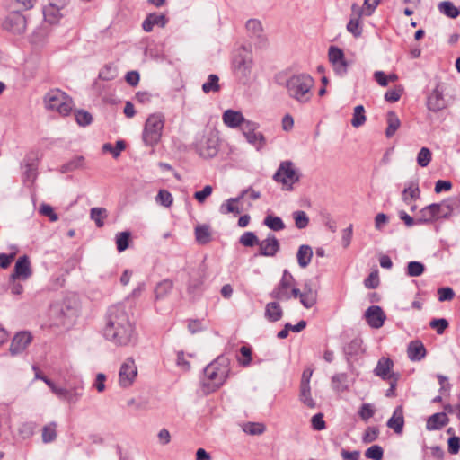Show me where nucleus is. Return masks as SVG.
Wrapping results in <instances>:
<instances>
[{
	"label": "nucleus",
	"mask_w": 460,
	"mask_h": 460,
	"mask_svg": "<svg viewBox=\"0 0 460 460\" xmlns=\"http://www.w3.org/2000/svg\"><path fill=\"white\" fill-rule=\"evenodd\" d=\"M36 3V0H11L12 6L15 9L14 11H22L31 9Z\"/></svg>",
	"instance_id": "obj_59"
},
{
	"label": "nucleus",
	"mask_w": 460,
	"mask_h": 460,
	"mask_svg": "<svg viewBox=\"0 0 460 460\" xmlns=\"http://www.w3.org/2000/svg\"><path fill=\"white\" fill-rule=\"evenodd\" d=\"M259 255L274 257L280 250V243L273 234H268L264 240H259Z\"/></svg>",
	"instance_id": "obj_16"
},
{
	"label": "nucleus",
	"mask_w": 460,
	"mask_h": 460,
	"mask_svg": "<svg viewBox=\"0 0 460 460\" xmlns=\"http://www.w3.org/2000/svg\"><path fill=\"white\" fill-rule=\"evenodd\" d=\"M365 108L363 105H358L354 108L351 125L354 128H359L366 122Z\"/></svg>",
	"instance_id": "obj_45"
},
{
	"label": "nucleus",
	"mask_w": 460,
	"mask_h": 460,
	"mask_svg": "<svg viewBox=\"0 0 460 460\" xmlns=\"http://www.w3.org/2000/svg\"><path fill=\"white\" fill-rule=\"evenodd\" d=\"M314 84V81L310 75L301 73L291 75L284 85L290 98L299 103H306L311 100Z\"/></svg>",
	"instance_id": "obj_3"
},
{
	"label": "nucleus",
	"mask_w": 460,
	"mask_h": 460,
	"mask_svg": "<svg viewBox=\"0 0 460 460\" xmlns=\"http://www.w3.org/2000/svg\"><path fill=\"white\" fill-rule=\"evenodd\" d=\"M448 418L445 412H438L431 415L426 424L428 430H438L448 423Z\"/></svg>",
	"instance_id": "obj_27"
},
{
	"label": "nucleus",
	"mask_w": 460,
	"mask_h": 460,
	"mask_svg": "<svg viewBox=\"0 0 460 460\" xmlns=\"http://www.w3.org/2000/svg\"><path fill=\"white\" fill-rule=\"evenodd\" d=\"M84 164V156L75 155L72 159H70L67 163H65L59 169V172L62 173L74 172L77 169L83 168Z\"/></svg>",
	"instance_id": "obj_39"
},
{
	"label": "nucleus",
	"mask_w": 460,
	"mask_h": 460,
	"mask_svg": "<svg viewBox=\"0 0 460 460\" xmlns=\"http://www.w3.org/2000/svg\"><path fill=\"white\" fill-rule=\"evenodd\" d=\"M431 161V152L428 147H422L417 155V163L421 167H426Z\"/></svg>",
	"instance_id": "obj_60"
},
{
	"label": "nucleus",
	"mask_w": 460,
	"mask_h": 460,
	"mask_svg": "<svg viewBox=\"0 0 460 460\" xmlns=\"http://www.w3.org/2000/svg\"><path fill=\"white\" fill-rule=\"evenodd\" d=\"M240 354L243 358H238L239 364L243 367H247L252 361V349L248 346H242L240 348Z\"/></svg>",
	"instance_id": "obj_63"
},
{
	"label": "nucleus",
	"mask_w": 460,
	"mask_h": 460,
	"mask_svg": "<svg viewBox=\"0 0 460 460\" xmlns=\"http://www.w3.org/2000/svg\"><path fill=\"white\" fill-rule=\"evenodd\" d=\"M173 282L165 279L156 284L154 293L156 301L164 299L172 290Z\"/></svg>",
	"instance_id": "obj_29"
},
{
	"label": "nucleus",
	"mask_w": 460,
	"mask_h": 460,
	"mask_svg": "<svg viewBox=\"0 0 460 460\" xmlns=\"http://www.w3.org/2000/svg\"><path fill=\"white\" fill-rule=\"evenodd\" d=\"M403 89L402 86H397L395 89L389 90L385 94V100L389 102H395L400 100Z\"/></svg>",
	"instance_id": "obj_64"
},
{
	"label": "nucleus",
	"mask_w": 460,
	"mask_h": 460,
	"mask_svg": "<svg viewBox=\"0 0 460 460\" xmlns=\"http://www.w3.org/2000/svg\"><path fill=\"white\" fill-rule=\"evenodd\" d=\"M349 376L346 373H338L332 377V387L334 391L341 393L349 389Z\"/></svg>",
	"instance_id": "obj_33"
},
{
	"label": "nucleus",
	"mask_w": 460,
	"mask_h": 460,
	"mask_svg": "<svg viewBox=\"0 0 460 460\" xmlns=\"http://www.w3.org/2000/svg\"><path fill=\"white\" fill-rule=\"evenodd\" d=\"M108 217L106 208H93L90 210V217L93 220L98 227H102L104 225V219Z\"/></svg>",
	"instance_id": "obj_44"
},
{
	"label": "nucleus",
	"mask_w": 460,
	"mask_h": 460,
	"mask_svg": "<svg viewBox=\"0 0 460 460\" xmlns=\"http://www.w3.org/2000/svg\"><path fill=\"white\" fill-rule=\"evenodd\" d=\"M245 28L249 37L254 41L256 47H266L268 39L264 33L261 21L257 19H250L246 22Z\"/></svg>",
	"instance_id": "obj_13"
},
{
	"label": "nucleus",
	"mask_w": 460,
	"mask_h": 460,
	"mask_svg": "<svg viewBox=\"0 0 460 460\" xmlns=\"http://www.w3.org/2000/svg\"><path fill=\"white\" fill-rule=\"evenodd\" d=\"M230 373L229 360L224 356L217 357L203 370L201 388L205 394L218 390L227 380Z\"/></svg>",
	"instance_id": "obj_2"
},
{
	"label": "nucleus",
	"mask_w": 460,
	"mask_h": 460,
	"mask_svg": "<svg viewBox=\"0 0 460 460\" xmlns=\"http://www.w3.org/2000/svg\"><path fill=\"white\" fill-rule=\"evenodd\" d=\"M263 224L270 230L275 232L281 231L286 228L283 220L279 217L273 216L271 214L267 215L264 217Z\"/></svg>",
	"instance_id": "obj_40"
},
{
	"label": "nucleus",
	"mask_w": 460,
	"mask_h": 460,
	"mask_svg": "<svg viewBox=\"0 0 460 460\" xmlns=\"http://www.w3.org/2000/svg\"><path fill=\"white\" fill-rule=\"evenodd\" d=\"M103 337L116 346H134L137 341L135 323L122 305L109 307L105 315Z\"/></svg>",
	"instance_id": "obj_1"
},
{
	"label": "nucleus",
	"mask_w": 460,
	"mask_h": 460,
	"mask_svg": "<svg viewBox=\"0 0 460 460\" xmlns=\"http://www.w3.org/2000/svg\"><path fill=\"white\" fill-rule=\"evenodd\" d=\"M82 395V386L76 385L71 389L59 388V398L66 400L69 403H75Z\"/></svg>",
	"instance_id": "obj_31"
},
{
	"label": "nucleus",
	"mask_w": 460,
	"mask_h": 460,
	"mask_svg": "<svg viewBox=\"0 0 460 460\" xmlns=\"http://www.w3.org/2000/svg\"><path fill=\"white\" fill-rule=\"evenodd\" d=\"M45 109L50 111H58V90H51L43 99Z\"/></svg>",
	"instance_id": "obj_46"
},
{
	"label": "nucleus",
	"mask_w": 460,
	"mask_h": 460,
	"mask_svg": "<svg viewBox=\"0 0 460 460\" xmlns=\"http://www.w3.org/2000/svg\"><path fill=\"white\" fill-rule=\"evenodd\" d=\"M300 400L309 408L315 407V402L311 397L310 385H308V378L305 380V372L302 375L300 385Z\"/></svg>",
	"instance_id": "obj_28"
},
{
	"label": "nucleus",
	"mask_w": 460,
	"mask_h": 460,
	"mask_svg": "<svg viewBox=\"0 0 460 460\" xmlns=\"http://www.w3.org/2000/svg\"><path fill=\"white\" fill-rule=\"evenodd\" d=\"M75 104L70 96L59 90V115L67 116L74 110Z\"/></svg>",
	"instance_id": "obj_34"
},
{
	"label": "nucleus",
	"mask_w": 460,
	"mask_h": 460,
	"mask_svg": "<svg viewBox=\"0 0 460 460\" xmlns=\"http://www.w3.org/2000/svg\"><path fill=\"white\" fill-rule=\"evenodd\" d=\"M118 76V71L112 65H105L99 72V78L103 81H111Z\"/></svg>",
	"instance_id": "obj_50"
},
{
	"label": "nucleus",
	"mask_w": 460,
	"mask_h": 460,
	"mask_svg": "<svg viewBox=\"0 0 460 460\" xmlns=\"http://www.w3.org/2000/svg\"><path fill=\"white\" fill-rule=\"evenodd\" d=\"M386 121L387 128L385 129V136L386 137L390 138L395 134L397 129L400 128L401 121L396 113L392 111L387 112Z\"/></svg>",
	"instance_id": "obj_36"
},
{
	"label": "nucleus",
	"mask_w": 460,
	"mask_h": 460,
	"mask_svg": "<svg viewBox=\"0 0 460 460\" xmlns=\"http://www.w3.org/2000/svg\"><path fill=\"white\" fill-rule=\"evenodd\" d=\"M195 238L198 243L207 244L211 241V231L208 225H199L195 227Z\"/></svg>",
	"instance_id": "obj_35"
},
{
	"label": "nucleus",
	"mask_w": 460,
	"mask_h": 460,
	"mask_svg": "<svg viewBox=\"0 0 460 460\" xmlns=\"http://www.w3.org/2000/svg\"><path fill=\"white\" fill-rule=\"evenodd\" d=\"M387 427L392 429L396 434H402L404 426L403 409L402 405L397 406L392 417L387 420Z\"/></svg>",
	"instance_id": "obj_22"
},
{
	"label": "nucleus",
	"mask_w": 460,
	"mask_h": 460,
	"mask_svg": "<svg viewBox=\"0 0 460 460\" xmlns=\"http://www.w3.org/2000/svg\"><path fill=\"white\" fill-rule=\"evenodd\" d=\"M26 24L25 16L19 11H13L4 19L3 27L14 34H21L25 31Z\"/></svg>",
	"instance_id": "obj_14"
},
{
	"label": "nucleus",
	"mask_w": 460,
	"mask_h": 460,
	"mask_svg": "<svg viewBox=\"0 0 460 460\" xmlns=\"http://www.w3.org/2000/svg\"><path fill=\"white\" fill-rule=\"evenodd\" d=\"M425 270V266L420 261H410L407 265L406 274L409 277H419Z\"/></svg>",
	"instance_id": "obj_52"
},
{
	"label": "nucleus",
	"mask_w": 460,
	"mask_h": 460,
	"mask_svg": "<svg viewBox=\"0 0 460 460\" xmlns=\"http://www.w3.org/2000/svg\"><path fill=\"white\" fill-rule=\"evenodd\" d=\"M218 81L219 78L217 75H209L208 81L202 84L203 92L205 93H209L210 92H218L220 90Z\"/></svg>",
	"instance_id": "obj_49"
},
{
	"label": "nucleus",
	"mask_w": 460,
	"mask_h": 460,
	"mask_svg": "<svg viewBox=\"0 0 460 460\" xmlns=\"http://www.w3.org/2000/svg\"><path fill=\"white\" fill-rule=\"evenodd\" d=\"M438 8L441 13L451 19H455L460 14V10L449 1L439 3Z\"/></svg>",
	"instance_id": "obj_43"
},
{
	"label": "nucleus",
	"mask_w": 460,
	"mask_h": 460,
	"mask_svg": "<svg viewBox=\"0 0 460 460\" xmlns=\"http://www.w3.org/2000/svg\"><path fill=\"white\" fill-rule=\"evenodd\" d=\"M283 316L281 305L277 301L270 302L265 306L264 317L271 323L279 321Z\"/></svg>",
	"instance_id": "obj_26"
},
{
	"label": "nucleus",
	"mask_w": 460,
	"mask_h": 460,
	"mask_svg": "<svg viewBox=\"0 0 460 460\" xmlns=\"http://www.w3.org/2000/svg\"><path fill=\"white\" fill-rule=\"evenodd\" d=\"M239 243L245 247H252L258 245L259 238L253 232H245L241 235Z\"/></svg>",
	"instance_id": "obj_55"
},
{
	"label": "nucleus",
	"mask_w": 460,
	"mask_h": 460,
	"mask_svg": "<svg viewBox=\"0 0 460 460\" xmlns=\"http://www.w3.org/2000/svg\"><path fill=\"white\" fill-rule=\"evenodd\" d=\"M394 367V362L389 358H381L376 367L374 369V374L376 376L381 377L383 380H389L393 378L391 370Z\"/></svg>",
	"instance_id": "obj_23"
},
{
	"label": "nucleus",
	"mask_w": 460,
	"mask_h": 460,
	"mask_svg": "<svg viewBox=\"0 0 460 460\" xmlns=\"http://www.w3.org/2000/svg\"><path fill=\"white\" fill-rule=\"evenodd\" d=\"M365 318L370 327L378 329L383 326L386 316L380 306L371 305L366 310Z\"/></svg>",
	"instance_id": "obj_19"
},
{
	"label": "nucleus",
	"mask_w": 460,
	"mask_h": 460,
	"mask_svg": "<svg viewBox=\"0 0 460 460\" xmlns=\"http://www.w3.org/2000/svg\"><path fill=\"white\" fill-rule=\"evenodd\" d=\"M126 147L125 142L123 140H119L116 142V146H113L110 143H106L102 146V150L106 152L111 153L114 158H117L119 156L122 150H124Z\"/></svg>",
	"instance_id": "obj_54"
},
{
	"label": "nucleus",
	"mask_w": 460,
	"mask_h": 460,
	"mask_svg": "<svg viewBox=\"0 0 460 460\" xmlns=\"http://www.w3.org/2000/svg\"><path fill=\"white\" fill-rule=\"evenodd\" d=\"M299 300L304 307L307 309L312 308L316 304V293L305 284L303 289V295Z\"/></svg>",
	"instance_id": "obj_37"
},
{
	"label": "nucleus",
	"mask_w": 460,
	"mask_h": 460,
	"mask_svg": "<svg viewBox=\"0 0 460 460\" xmlns=\"http://www.w3.org/2000/svg\"><path fill=\"white\" fill-rule=\"evenodd\" d=\"M31 273L29 257L23 255L17 260L13 272L11 275V279L15 280L19 279L25 280L31 277Z\"/></svg>",
	"instance_id": "obj_20"
},
{
	"label": "nucleus",
	"mask_w": 460,
	"mask_h": 460,
	"mask_svg": "<svg viewBox=\"0 0 460 460\" xmlns=\"http://www.w3.org/2000/svg\"><path fill=\"white\" fill-rule=\"evenodd\" d=\"M252 68V54L245 47L239 48L232 59V69L238 79L243 84L249 83Z\"/></svg>",
	"instance_id": "obj_5"
},
{
	"label": "nucleus",
	"mask_w": 460,
	"mask_h": 460,
	"mask_svg": "<svg viewBox=\"0 0 460 460\" xmlns=\"http://www.w3.org/2000/svg\"><path fill=\"white\" fill-rule=\"evenodd\" d=\"M295 225L298 229L305 228L309 224V218L305 211L297 210L293 213Z\"/></svg>",
	"instance_id": "obj_57"
},
{
	"label": "nucleus",
	"mask_w": 460,
	"mask_h": 460,
	"mask_svg": "<svg viewBox=\"0 0 460 460\" xmlns=\"http://www.w3.org/2000/svg\"><path fill=\"white\" fill-rule=\"evenodd\" d=\"M328 58L331 64L341 61L345 58L341 49L336 46H331L328 50Z\"/></svg>",
	"instance_id": "obj_61"
},
{
	"label": "nucleus",
	"mask_w": 460,
	"mask_h": 460,
	"mask_svg": "<svg viewBox=\"0 0 460 460\" xmlns=\"http://www.w3.org/2000/svg\"><path fill=\"white\" fill-rule=\"evenodd\" d=\"M426 353L427 350L420 341L415 340L409 343L407 348V355L410 360L420 361L425 358Z\"/></svg>",
	"instance_id": "obj_25"
},
{
	"label": "nucleus",
	"mask_w": 460,
	"mask_h": 460,
	"mask_svg": "<svg viewBox=\"0 0 460 460\" xmlns=\"http://www.w3.org/2000/svg\"><path fill=\"white\" fill-rule=\"evenodd\" d=\"M116 245L117 250L121 252L128 248L129 239H130V232H119L116 234Z\"/></svg>",
	"instance_id": "obj_48"
},
{
	"label": "nucleus",
	"mask_w": 460,
	"mask_h": 460,
	"mask_svg": "<svg viewBox=\"0 0 460 460\" xmlns=\"http://www.w3.org/2000/svg\"><path fill=\"white\" fill-rule=\"evenodd\" d=\"M363 13L362 8L357 4L351 6L350 19L347 24V31L351 33L355 38L361 36L362 27L360 24V18Z\"/></svg>",
	"instance_id": "obj_18"
},
{
	"label": "nucleus",
	"mask_w": 460,
	"mask_h": 460,
	"mask_svg": "<svg viewBox=\"0 0 460 460\" xmlns=\"http://www.w3.org/2000/svg\"><path fill=\"white\" fill-rule=\"evenodd\" d=\"M137 375V368L135 361L128 358L120 366L119 371V384L123 388L129 387L135 381Z\"/></svg>",
	"instance_id": "obj_11"
},
{
	"label": "nucleus",
	"mask_w": 460,
	"mask_h": 460,
	"mask_svg": "<svg viewBox=\"0 0 460 460\" xmlns=\"http://www.w3.org/2000/svg\"><path fill=\"white\" fill-rule=\"evenodd\" d=\"M58 0H48V4L43 7L44 21L49 24L58 22Z\"/></svg>",
	"instance_id": "obj_30"
},
{
	"label": "nucleus",
	"mask_w": 460,
	"mask_h": 460,
	"mask_svg": "<svg viewBox=\"0 0 460 460\" xmlns=\"http://www.w3.org/2000/svg\"><path fill=\"white\" fill-rule=\"evenodd\" d=\"M168 18L165 14L152 13L147 14L142 23V28L145 31L150 32L153 31L154 26L160 28L165 27L168 22Z\"/></svg>",
	"instance_id": "obj_21"
},
{
	"label": "nucleus",
	"mask_w": 460,
	"mask_h": 460,
	"mask_svg": "<svg viewBox=\"0 0 460 460\" xmlns=\"http://www.w3.org/2000/svg\"><path fill=\"white\" fill-rule=\"evenodd\" d=\"M155 201L165 208H169L173 202V197L168 190H160L155 197Z\"/></svg>",
	"instance_id": "obj_53"
},
{
	"label": "nucleus",
	"mask_w": 460,
	"mask_h": 460,
	"mask_svg": "<svg viewBox=\"0 0 460 460\" xmlns=\"http://www.w3.org/2000/svg\"><path fill=\"white\" fill-rule=\"evenodd\" d=\"M365 456L367 459L382 460L384 456V450L379 445H373L365 451Z\"/></svg>",
	"instance_id": "obj_56"
},
{
	"label": "nucleus",
	"mask_w": 460,
	"mask_h": 460,
	"mask_svg": "<svg viewBox=\"0 0 460 460\" xmlns=\"http://www.w3.org/2000/svg\"><path fill=\"white\" fill-rule=\"evenodd\" d=\"M164 126V118L162 114L154 113L147 118L142 134L146 146H154L159 142Z\"/></svg>",
	"instance_id": "obj_7"
},
{
	"label": "nucleus",
	"mask_w": 460,
	"mask_h": 460,
	"mask_svg": "<svg viewBox=\"0 0 460 460\" xmlns=\"http://www.w3.org/2000/svg\"><path fill=\"white\" fill-rule=\"evenodd\" d=\"M426 104L428 110L433 112H438L447 108V102L439 83L436 84L433 91L428 95Z\"/></svg>",
	"instance_id": "obj_15"
},
{
	"label": "nucleus",
	"mask_w": 460,
	"mask_h": 460,
	"mask_svg": "<svg viewBox=\"0 0 460 460\" xmlns=\"http://www.w3.org/2000/svg\"><path fill=\"white\" fill-rule=\"evenodd\" d=\"M203 279L201 277L191 278L187 288V292L191 300H195L201 295Z\"/></svg>",
	"instance_id": "obj_38"
},
{
	"label": "nucleus",
	"mask_w": 460,
	"mask_h": 460,
	"mask_svg": "<svg viewBox=\"0 0 460 460\" xmlns=\"http://www.w3.org/2000/svg\"><path fill=\"white\" fill-rule=\"evenodd\" d=\"M32 337L28 332H20L14 335L10 345V353L16 356L24 351L31 342Z\"/></svg>",
	"instance_id": "obj_17"
},
{
	"label": "nucleus",
	"mask_w": 460,
	"mask_h": 460,
	"mask_svg": "<svg viewBox=\"0 0 460 460\" xmlns=\"http://www.w3.org/2000/svg\"><path fill=\"white\" fill-rule=\"evenodd\" d=\"M296 280L293 275L284 270L282 277L279 284L272 289L269 296L276 300L288 301L291 298L289 289L295 285Z\"/></svg>",
	"instance_id": "obj_10"
},
{
	"label": "nucleus",
	"mask_w": 460,
	"mask_h": 460,
	"mask_svg": "<svg viewBox=\"0 0 460 460\" xmlns=\"http://www.w3.org/2000/svg\"><path fill=\"white\" fill-rule=\"evenodd\" d=\"M222 119L224 123L232 128H237L239 126L242 128L243 123L247 121L241 111L234 110H226L223 113Z\"/></svg>",
	"instance_id": "obj_24"
},
{
	"label": "nucleus",
	"mask_w": 460,
	"mask_h": 460,
	"mask_svg": "<svg viewBox=\"0 0 460 460\" xmlns=\"http://www.w3.org/2000/svg\"><path fill=\"white\" fill-rule=\"evenodd\" d=\"M300 176V172L294 167L291 161H283L274 173L273 180L281 183L283 190H292L293 184L299 181Z\"/></svg>",
	"instance_id": "obj_8"
},
{
	"label": "nucleus",
	"mask_w": 460,
	"mask_h": 460,
	"mask_svg": "<svg viewBox=\"0 0 460 460\" xmlns=\"http://www.w3.org/2000/svg\"><path fill=\"white\" fill-rule=\"evenodd\" d=\"M343 351L347 356H357L362 352V340L358 337L354 338L344 346Z\"/></svg>",
	"instance_id": "obj_42"
},
{
	"label": "nucleus",
	"mask_w": 460,
	"mask_h": 460,
	"mask_svg": "<svg viewBox=\"0 0 460 460\" xmlns=\"http://www.w3.org/2000/svg\"><path fill=\"white\" fill-rule=\"evenodd\" d=\"M453 210L454 206L449 201L433 203L420 211L416 222L417 224H428L439 219H446L452 215Z\"/></svg>",
	"instance_id": "obj_6"
},
{
	"label": "nucleus",
	"mask_w": 460,
	"mask_h": 460,
	"mask_svg": "<svg viewBox=\"0 0 460 460\" xmlns=\"http://www.w3.org/2000/svg\"><path fill=\"white\" fill-rule=\"evenodd\" d=\"M448 325V321L445 318L433 319L429 323V326L436 330L437 333L439 335L444 333Z\"/></svg>",
	"instance_id": "obj_62"
},
{
	"label": "nucleus",
	"mask_w": 460,
	"mask_h": 460,
	"mask_svg": "<svg viewBox=\"0 0 460 460\" xmlns=\"http://www.w3.org/2000/svg\"><path fill=\"white\" fill-rule=\"evenodd\" d=\"M219 138L216 132L209 131L206 134L199 136L194 147L199 156L203 158H212L217 155L218 152Z\"/></svg>",
	"instance_id": "obj_9"
},
{
	"label": "nucleus",
	"mask_w": 460,
	"mask_h": 460,
	"mask_svg": "<svg viewBox=\"0 0 460 460\" xmlns=\"http://www.w3.org/2000/svg\"><path fill=\"white\" fill-rule=\"evenodd\" d=\"M420 190L417 183L411 182L402 191V200L409 204L411 201L420 198Z\"/></svg>",
	"instance_id": "obj_41"
},
{
	"label": "nucleus",
	"mask_w": 460,
	"mask_h": 460,
	"mask_svg": "<svg viewBox=\"0 0 460 460\" xmlns=\"http://www.w3.org/2000/svg\"><path fill=\"white\" fill-rule=\"evenodd\" d=\"M312 257L313 250L309 245L303 244L298 248L296 258L301 268H306L310 264Z\"/></svg>",
	"instance_id": "obj_32"
},
{
	"label": "nucleus",
	"mask_w": 460,
	"mask_h": 460,
	"mask_svg": "<svg viewBox=\"0 0 460 460\" xmlns=\"http://www.w3.org/2000/svg\"><path fill=\"white\" fill-rule=\"evenodd\" d=\"M75 118L76 123L81 127L89 126L93 122V116L84 110H75Z\"/></svg>",
	"instance_id": "obj_47"
},
{
	"label": "nucleus",
	"mask_w": 460,
	"mask_h": 460,
	"mask_svg": "<svg viewBox=\"0 0 460 460\" xmlns=\"http://www.w3.org/2000/svg\"><path fill=\"white\" fill-rule=\"evenodd\" d=\"M235 204L236 203L234 201H230V199H228L227 200H226V202L221 204V206L219 208L220 213H222V214L233 213L235 215L240 214L242 212V209L238 206H235Z\"/></svg>",
	"instance_id": "obj_58"
},
{
	"label": "nucleus",
	"mask_w": 460,
	"mask_h": 460,
	"mask_svg": "<svg viewBox=\"0 0 460 460\" xmlns=\"http://www.w3.org/2000/svg\"><path fill=\"white\" fill-rule=\"evenodd\" d=\"M259 125L255 122L247 120L242 127V131L248 143L254 146L257 150H260L265 145V137L261 132L257 129Z\"/></svg>",
	"instance_id": "obj_12"
},
{
	"label": "nucleus",
	"mask_w": 460,
	"mask_h": 460,
	"mask_svg": "<svg viewBox=\"0 0 460 460\" xmlns=\"http://www.w3.org/2000/svg\"><path fill=\"white\" fill-rule=\"evenodd\" d=\"M80 301L75 293H67L59 304V328L70 330L76 323L80 313Z\"/></svg>",
	"instance_id": "obj_4"
},
{
	"label": "nucleus",
	"mask_w": 460,
	"mask_h": 460,
	"mask_svg": "<svg viewBox=\"0 0 460 460\" xmlns=\"http://www.w3.org/2000/svg\"><path fill=\"white\" fill-rule=\"evenodd\" d=\"M265 425L259 422H247L243 425V430L249 435H261L265 431Z\"/></svg>",
	"instance_id": "obj_51"
}]
</instances>
